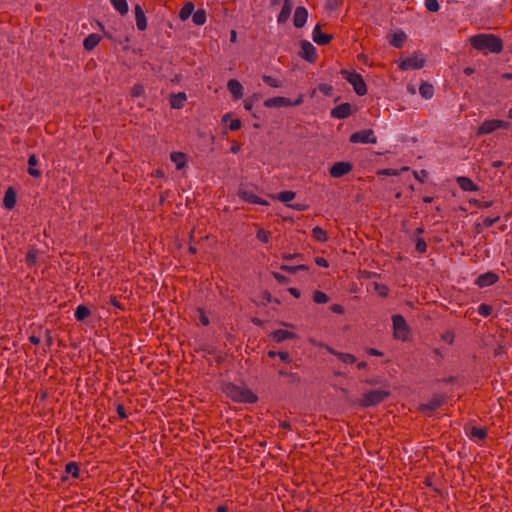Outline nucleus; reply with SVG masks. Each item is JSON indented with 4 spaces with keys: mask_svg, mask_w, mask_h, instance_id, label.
I'll return each mask as SVG.
<instances>
[{
    "mask_svg": "<svg viewBox=\"0 0 512 512\" xmlns=\"http://www.w3.org/2000/svg\"><path fill=\"white\" fill-rule=\"evenodd\" d=\"M471 45L485 53H500L503 49L502 40L493 34H478L470 39Z\"/></svg>",
    "mask_w": 512,
    "mask_h": 512,
    "instance_id": "nucleus-1",
    "label": "nucleus"
},
{
    "mask_svg": "<svg viewBox=\"0 0 512 512\" xmlns=\"http://www.w3.org/2000/svg\"><path fill=\"white\" fill-rule=\"evenodd\" d=\"M224 391L228 397L236 402L255 403L257 401V396L251 390L234 384L226 385Z\"/></svg>",
    "mask_w": 512,
    "mask_h": 512,
    "instance_id": "nucleus-2",
    "label": "nucleus"
},
{
    "mask_svg": "<svg viewBox=\"0 0 512 512\" xmlns=\"http://www.w3.org/2000/svg\"><path fill=\"white\" fill-rule=\"evenodd\" d=\"M390 396V391L385 389L370 390L363 394L360 405L364 407L375 406Z\"/></svg>",
    "mask_w": 512,
    "mask_h": 512,
    "instance_id": "nucleus-3",
    "label": "nucleus"
},
{
    "mask_svg": "<svg viewBox=\"0 0 512 512\" xmlns=\"http://www.w3.org/2000/svg\"><path fill=\"white\" fill-rule=\"evenodd\" d=\"M425 63V55L420 51H416L411 56L400 60L399 68L403 71L421 69L425 66Z\"/></svg>",
    "mask_w": 512,
    "mask_h": 512,
    "instance_id": "nucleus-4",
    "label": "nucleus"
},
{
    "mask_svg": "<svg viewBox=\"0 0 512 512\" xmlns=\"http://www.w3.org/2000/svg\"><path fill=\"white\" fill-rule=\"evenodd\" d=\"M197 146L203 153H209L214 150V135L210 129L204 128L198 130Z\"/></svg>",
    "mask_w": 512,
    "mask_h": 512,
    "instance_id": "nucleus-5",
    "label": "nucleus"
},
{
    "mask_svg": "<svg viewBox=\"0 0 512 512\" xmlns=\"http://www.w3.org/2000/svg\"><path fill=\"white\" fill-rule=\"evenodd\" d=\"M341 73L343 77L353 86L354 91L359 96H364L365 94H367L366 83L360 74L356 72H350L347 70H343Z\"/></svg>",
    "mask_w": 512,
    "mask_h": 512,
    "instance_id": "nucleus-6",
    "label": "nucleus"
},
{
    "mask_svg": "<svg viewBox=\"0 0 512 512\" xmlns=\"http://www.w3.org/2000/svg\"><path fill=\"white\" fill-rule=\"evenodd\" d=\"M508 126H509V123L502 121V120H497V119L486 120L478 128L477 135L479 136V135L489 134V133L494 132L497 129H501V128L506 129V128H508Z\"/></svg>",
    "mask_w": 512,
    "mask_h": 512,
    "instance_id": "nucleus-7",
    "label": "nucleus"
},
{
    "mask_svg": "<svg viewBox=\"0 0 512 512\" xmlns=\"http://www.w3.org/2000/svg\"><path fill=\"white\" fill-rule=\"evenodd\" d=\"M303 103V97L300 96L295 102H292L290 99L286 97H273L266 99L264 105L268 108H280V107H289V106H299Z\"/></svg>",
    "mask_w": 512,
    "mask_h": 512,
    "instance_id": "nucleus-8",
    "label": "nucleus"
},
{
    "mask_svg": "<svg viewBox=\"0 0 512 512\" xmlns=\"http://www.w3.org/2000/svg\"><path fill=\"white\" fill-rule=\"evenodd\" d=\"M392 321L395 337L401 340H406L409 330L404 317L402 315H394L392 317Z\"/></svg>",
    "mask_w": 512,
    "mask_h": 512,
    "instance_id": "nucleus-9",
    "label": "nucleus"
},
{
    "mask_svg": "<svg viewBox=\"0 0 512 512\" xmlns=\"http://www.w3.org/2000/svg\"><path fill=\"white\" fill-rule=\"evenodd\" d=\"M350 142L352 143H372L375 144L377 142V138L374 136V132L372 129H365L358 132L353 133L350 136Z\"/></svg>",
    "mask_w": 512,
    "mask_h": 512,
    "instance_id": "nucleus-10",
    "label": "nucleus"
},
{
    "mask_svg": "<svg viewBox=\"0 0 512 512\" xmlns=\"http://www.w3.org/2000/svg\"><path fill=\"white\" fill-rule=\"evenodd\" d=\"M353 169V166L349 162H336L329 170L330 175L334 178H340L349 172H351Z\"/></svg>",
    "mask_w": 512,
    "mask_h": 512,
    "instance_id": "nucleus-11",
    "label": "nucleus"
},
{
    "mask_svg": "<svg viewBox=\"0 0 512 512\" xmlns=\"http://www.w3.org/2000/svg\"><path fill=\"white\" fill-rule=\"evenodd\" d=\"M300 56L307 60L308 62L313 63L317 59L316 48L309 41L303 40L301 42Z\"/></svg>",
    "mask_w": 512,
    "mask_h": 512,
    "instance_id": "nucleus-12",
    "label": "nucleus"
},
{
    "mask_svg": "<svg viewBox=\"0 0 512 512\" xmlns=\"http://www.w3.org/2000/svg\"><path fill=\"white\" fill-rule=\"evenodd\" d=\"M352 113V106L349 103H342L331 111V116L336 119H345Z\"/></svg>",
    "mask_w": 512,
    "mask_h": 512,
    "instance_id": "nucleus-13",
    "label": "nucleus"
},
{
    "mask_svg": "<svg viewBox=\"0 0 512 512\" xmlns=\"http://www.w3.org/2000/svg\"><path fill=\"white\" fill-rule=\"evenodd\" d=\"M499 280V276L494 272H486L478 276L476 284L483 288L495 284Z\"/></svg>",
    "mask_w": 512,
    "mask_h": 512,
    "instance_id": "nucleus-14",
    "label": "nucleus"
},
{
    "mask_svg": "<svg viewBox=\"0 0 512 512\" xmlns=\"http://www.w3.org/2000/svg\"><path fill=\"white\" fill-rule=\"evenodd\" d=\"M308 19V11L305 7L299 6L296 8L294 17H293V23L294 26L297 28H302Z\"/></svg>",
    "mask_w": 512,
    "mask_h": 512,
    "instance_id": "nucleus-15",
    "label": "nucleus"
},
{
    "mask_svg": "<svg viewBox=\"0 0 512 512\" xmlns=\"http://www.w3.org/2000/svg\"><path fill=\"white\" fill-rule=\"evenodd\" d=\"M312 38L318 45H327L332 40V36L321 32V25L317 24L313 30Z\"/></svg>",
    "mask_w": 512,
    "mask_h": 512,
    "instance_id": "nucleus-16",
    "label": "nucleus"
},
{
    "mask_svg": "<svg viewBox=\"0 0 512 512\" xmlns=\"http://www.w3.org/2000/svg\"><path fill=\"white\" fill-rule=\"evenodd\" d=\"M270 337H272L276 342L280 343L285 340L289 339H296L297 335L294 332H290L288 330H275L270 334Z\"/></svg>",
    "mask_w": 512,
    "mask_h": 512,
    "instance_id": "nucleus-17",
    "label": "nucleus"
},
{
    "mask_svg": "<svg viewBox=\"0 0 512 512\" xmlns=\"http://www.w3.org/2000/svg\"><path fill=\"white\" fill-rule=\"evenodd\" d=\"M227 88L229 92L234 96L236 99H240L243 96V86L242 84L236 80L231 79L227 83Z\"/></svg>",
    "mask_w": 512,
    "mask_h": 512,
    "instance_id": "nucleus-18",
    "label": "nucleus"
},
{
    "mask_svg": "<svg viewBox=\"0 0 512 512\" xmlns=\"http://www.w3.org/2000/svg\"><path fill=\"white\" fill-rule=\"evenodd\" d=\"M135 18L137 28L141 31H144L147 28V19L145 13L140 5H136L135 8Z\"/></svg>",
    "mask_w": 512,
    "mask_h": 512,
    "instance_id": "nucleus-19",
    "label": "nucleus"
},
{
    "mask_svg": "<svg viewBox=\"0 0 512 512\" xmlns=\"http://www.w3.org/2000/svg\"><path fill=\"white\" fill-rule=\"evenodd\" d=\"M293 9V4L290 0H284L283 7L278 15L277 21L278 23H285L291 15Z\"/></svg>",
    "mask_w": 512,
    "mask_h": 512,
    "instance_id": "nucleus-20",
    "label": "nucleus"
},
{
    "mask_svg": "<svg viewBox=\"0 0 512 512\" xmlns=\"http://www.w3.org/2000/svg\"><path fill=\"white\" fill-rule=\"evenodd\" d=\"M328 351L329 353H331L332 355H335L337 356V358L345 363V364H354L356 362V357L350 353H342V352H338L336 351L335 349L333 348H330L328 347Z\"/></svg>",
    "mask_w": 512,
    "mask_h": 512,
    "instance_id": "nucleus-21",
    "label": "nucleus"
},
{
    "mask_svg": "<svg viewBox=\"0 0 512 512\" xmlns=\"http://www.w3.org/2000/svg\"><path fill=\"white\" fill-rule=\"evenodd\" d=\"M457 183L463 191H477L478 186L468 177L461 176L457 178Z\"/></svg>",
    "mask_w": 512,
    "mask_h": 512,
    "instance_id": "nucleus-22",
    "label": "nucleus"
},
{
    "mask_svg": "<svg viewBox=\"0 0 512 512\" xmlns=\"http://www.w3.org/2000/svg\"><path fill=\"white\" fill-rule=\"evenodd\" d=\"M171 161L175 164L177 170H182L186 166L187 157L181 152H172Z\"/></svg>",
    "mask_w": 512,
    "mask_h": 512,
    "instance_id": "nucleus-23",
    "label": "nucleus"
},
{
    "mask_svg": "<svg viewBox=\"0 0 512 512\" xmlns=\"http://www.w3.org/2000/svg\"><path fill=\"white\" fill-rule=\"evenodd\" d=\"M101 36L99 34L93 33L90 34L87 38L84 40V48L87 51L93 50L100 42Z\"/></svg>",
    "mask_w": 512,
    "mask_h": 512,
    "instance_id": "nucleus-24",
    "label": "nucleus"
},
{
    "mask_svg": "<svg viewBox=\"0 0 512 512\" xmlns=\"http://www.w3.org/2000/svg\"><path fill=\"white\" fill-rule=\"evenodd\" d=\"M406 34L404 32H396L392 35V38L390 40V44L394 46L395 48H401L403 47L404 43L406 42Z\"/></svg>",
    "mask_w": 512,
    "mask_h": 512,
    "instance_id": "nucleus-25",
    "label": "nucleus"
},
{
    "mask_svg": "<svg viewBox=\"0 0 512 512\" xmlns=\"http://www.w3.org/2000/svg\"><path fill=\"white\" fill-rule=\"evenodd\" d=\"M420 95L425 99H431L434 95V87L430 83H423L419 87Z\"/></svg>",
    "mask_w": 512,
    "mask_h": 512,
    "instance_id": "nucleus-26",
    "label": "nucleus"
},
{
    "mask_svg": "<svg viewBox=\"0 0 512 512\" xmlns=\"http://www.w3.org/2000/svg\"><path fill=\"white\" fill-rule=\"evenodd\" d=\"M187 97L185 93H178L176 95H172L170 98V104L173 108L179 109L184 105Z\"/></svg>",
    "mask_w": 512,
    "mask_h": 512,
    "instance_id": "nucleus-27",
    "label": "nucleus"
},
{
    "mask_svg": "<svg viewBox=\"0 0 512 512\" xmlns=\"http://www.w3.org/2000/svg\"><path fill=\"white\" fill-rule=\"evenodd\" d=\"M16 204V194L12 190V188H9L4 196V206L8 209H12Z\"/></svg>",
    "mask_w": 512,
    "mask_h": 512,
    "instance_id": "nucleus-28",
    "label": "nucleus"
},
{
    "mask_svg": "<svg viewBox=\"0 0 512 512\" xmlns=\"http://www.w3.org/2000/svg\"><path fill=\"white\" fill-rule=\"evenodd\" d=\"M91 312L89 310V308L85 305H79L77 308H76V311H75V318L78 320V321H83L85 320L88 316H90Z\"/></svg>",
    "mask_w": 512,
    "mask_h": 512,
    "instance_id": "nucleus-29",
    "label": "nucleus"
},
{
    "mask_svg": "<svg viewBox=\"0 0 512 512\" xmlns=\"http://www.w3.org/2000/svg\"><path fill=\"white\" fill-rule=\"evenodd\" d=\"M38 163V160L34 154H32L28 159V164L30 166L28 172L31 176L39 177L41 175V171L38 169L33 168Z\"/></svg>",
    "mask_w": 512,
    "mask_h": 512,
    "instance_id": "nucleus-30",
    "label": "nucleus"
},
{
    "mask_svg": "<svg viewBox=\"0 0 512 512\" xmlns=\"http://www.w3.org/2000/svg\"><path fill=\"white\" fill-rule=\"evenodd\" d=\"M113 7L120 13L126 14L128 12V4L126 0H110Z\"/></svg>",
    "mask_w": 512,
    "mask_h": 512,
    "instance_id": "nucleus-31",
    "label": "nucleus"
},
{
    "mask_svg": "<svg viewBox=\"0 0 512 512\" xmlns=\"http://www.w3.org/2000/svg\"><path fill=\"white\" fill-rule=\"evenodd\" d=\"M240 197L249 203H260L265 204L266 202H262L259 198L249 191H240Z\"/></svg>",
    "mask_w": 512,
    "mask_h": 512,
    "instance_id": "nucleus-32",
    "label": "nucleus"
},
{
    "mask_svg": "<svg viewBox=\"0 0 512 512\" xmlns=\"http://www.w3.org/2000/svg\"><path fill=\"white\" fill-rule=\"evenodd\" d=\"M313 237L319 242L327 241V233L321 227L316 226L312 230Z\"/></svg>",
    "mask_w": 512,
    "mask_h": 512,
    "instance_id": "nucleus-33",
    "label": "nucleus"
},
{
    "mask_svg": "<svg viewBox=\"0 0 512 512\" xmlns=\"http://www.w3.org/2000/svg\"><path fill=\"white\" fill-rule=\"evenodd\" d=\"M442 403H443V400L441 398H434L431 401H429L427 404L422 405V409L435 411L442 405Z\"/></svg>",
    "mask_w": 512,
    "mask_h": 512,
    "instance_id": "nucleus-34",
    "label": "nucleus"
},
{
    "mask_svg": "<svg viewBox=\"0 0 512 512\" xmlns=\"http://www.w3.org/2000/svg\"><path fill=\"white\" fill-rule=\"evenodd\" d=\"M206 22V11L204 9H199L194 12V24L203 25Z\"/></svg>",
    "mask_w": 512,
    "mask_h": 512,
    "instance_id": "nucleus-35",
    "label": "nucleus"
},
{
    "mask_svg": "<svg viewBox=\"0 0 512 512\" xmlns=\"http://www.w3.org/2000/svg\"><path fill=\"white\" fill-rule=\"evenodd\" d=\"M313 300L317 304H325L329 301V297L326 293L322 291H315L313 295Z\"/></svg>",
    "mask_w": 512,
    "mask_h": 512,
    "instance_id": "nucleus-36",
    "label": "nucleus"
},
{
    "mask_svg": "<svg viewBox=\"0 0 512 512\" xmlns=\"http://www.w3.org/2000/svg\"><path fill=\"white\" fill-rule=\"evenodd\" d=\"M470 435L474 438H478L480 440L485 439L487 436V430L479 427H472L470 431Z\"/></svg>",
    "mask_w": 512,
    "mask_h": 512,
    "instance_id": "nucleus-37",
    "label": "nucleus"
},
{
    "mask_svg": "<svg viewBox=\"0 0 512 512\" xmlns=\"http://www.w3.org/2000/svg\"><path fill=\"white\" fill-rule=\"evenodd\" d=\"M66 472L70 475H72L74 478L79 477L80 469L75 462H70L66 465Z\"/></svg>",
    "mask_w": 512,
    "mask_h": 512,
    "instance_id": "nucleus-38",
    "label": "nucleus"
},
{
    "mask_svg": "<svg viewBox=\"0 0 512 512\" xmlns=\"http://www.w3.org/2000/svg\"><path fill=\"white\" fill-rule=\"evenodd\" d=\"M192 15V2H188L180 11L181 20L185 21Z\"/></svg>",
    "mask_w": 512,
    "mask_h": 512,
    "instance_id": "nucleus-39",
    "label": "nucleus"
},
{
    "mask_svg": "<svg viewBox=\"0 0 512 512\" xmlns=\"http://www.w3.org/2000/svg\"><path fill=\"white\" fill-rule=\"evenodd\" d=\"M296 196V193L293 192V191H283L281 193H279L278 195V199L282 202H289L291 200H293Z\"/></svg>",
    "mask_w": 512,
    "mask_h": 512,
    "instance_id": "nucleus-40",
    "label": "nucleus"
},
{
    "mask_svg": "<svg viewBox=\"0 0 512 512\" xmlns=\"http://www.w3.org/2000/svg\"><path fill=\"white\" fill-rule=\"evenodd\" d=\"M281 269L288 273L295 274L297 271L307 270L308 267L305 265H297V266L282 265Z\"/></svg>",
    "mask_w": 512,
    "mask_h": 512,
    "instance_id": "nucleus-41",
    "label": "nucleus"
},
{
    "mask_svg": "<svg viewBox=\"0 0 512 512\" xmlns=\"http://www.w3.org/2000/svg\"><path fill=\"white\" fill-rule=\"evenodd\" d=\"M263 81L266 84H268L269 86L274 87V88H278V87L282 86V83L279 80H277L271 76H268V75L263 76Z\"/></svg>",
    "mask_w": 512,
    "mask_h": 512,
    "instance_id": "nucleus-42",
    "label": "nucleus"
},
{
    "mask_svg": "<svg viewBox=\"0 0 512 512\" xmlns=\"http://www.w3.org/2000/svg\"><path fill=\"white\" fill-rule=\"evenodd\" d=\"M492 306L488 305V304H481L478 308V313L483 316V317H487L489 315H491L492 313Z\"/></svg>",
    "mask_w": 512,
    "mask_h": 512,
    "instance_id": "nucleus-43",
    "label": "nucleus"
},
{
    "mask_svg": "<svg viewBox=\"0 0 512 512\" xmlns=\"http://www.w3.org/2000/svg\"><path fill=\"white\" fill-rule=\"evenodd\" d=\"M415 249L419 253H425L426 252L427 244H426V242H425V240L423 238H420V237L416 238Z\"/></svg>",
    "mask_w": 512,
    "mask_h": 512,
    "instance_id": "nucleus-44",
    "label": "nucleus"
},
{
    "mask_svg": "<svg viewBox=\"0 0 512 512\" xmlns=\"http://www.w3.org/2000/svg\"><path fill=\"white\" fill-rule=\"evenodd\" d=\"M425 7L430 12H437L439 10L438 0H425Z\"/></svg>",
    "mask_w": 512,
    "mask_h": 512,
    "instance_id": "nucleus-45",
    "label": "nucleus"
},
{
    "mask_svg": "<svg viewBox=\"0 0 512 512\" xmlns=\"http://www.w3.org/2000/svg\"><path fill=\"white\" fill-rule=\"evenodd\" d=\"M270 232L264 229H259L257 232V239L261 242L267 243L269 241Z\"/></svg>",
    "mask_w": 512,
    "mask_h": 512,
    "instance_id": "nucleus-46",
    "label": "nucleus"
},
{
    "mask_svg": "<svg viewBox=\"0 0 512 512\" xmlns=\"http://www.w3.org/2000/svg\"><path fill=\"white\" fill-rule=\"evenodd\" d=\"M342 3V0H327L326 8L329 10H336Z\"/></svg>",
    "mask_w": 512,
    "mask_h": 512,
    "instance_id": "nucleus-47",
    "label": "nucleus"
},
{
    "mask_svg": "<svg viewBox=\"0 0 512 512\" xmlns=\"http://www.w3.org/2000/svg\"><path fill=\"white\" fill-rule=\"evenodd\" d=\"M441 338L448 344H452L454 342V333L452 331H447L441 335Z\"/></svg>",
    "mask_w": 512,
    "mask_h": 512,
    "instance_id": "nucleus-48",
    "label": "nucleus"
},
{
    "mask_svg": "<svg viewBox=\"0 0 512 512\" xmlns=\"http://www.w3.org/2000/svg\"><path fill=\"white\" fill-rule=\"evenodd\" d=\"M499 220H500V217H499V216H496V217H494V218H489V217H488V218H485V219L483 220V226H484V227H487V228H488V227H491V226H493L495 223H497Z\"/></svg>",
    "mask_w": 512,
    "mask_h": 512,
    "instance_id": "nucleus-49",
    "label": "nucleus"
},
{
    "mask_svg": "<svg viewBox=\"0 0 512 512\" xmlns=\"http://www.w3.org/2000/svg\"><path fill=\"white\" fill-rule=\"evenodd\" d=\"M197 312L199 313L200 322L204 326H207L209 324V318H208L207 314L202 309H198Z\"/></svg>",
    "mask_w": 512,
    "mask_h": 512,
    "instance_id": "nucleus-50",
    "label": "nucleus"
},
{
    "mask_svg": "<svg viewBox=\"0 0 512 512\" xmlns=\"http://www.w3.org/2000/svg\"><path fill=\"white\" fill-rule=\"evenodd\" d=\"M144 88L141 85H135L131 91L132 97H139L143 94Z\"/></svg>",
    "mask_w": 512,
    "mask_h": 512,
    "instance_id": "nucleus-51",
    "label": "nucleus"
},
{
    "mask_svg": "<svg viewBox=\"0 0 512 512\" xmlns=\"http://www.w3.org/2000/svg\"><path fill=\"white\" fill-rule=\"evenodd\" d=\"M241 128V121L239 119H232L229 123V129L236 131Z\"/></svg>",
    "mask_w": 512,
    "mask_h": 512,
    "instance_id": "nucleus-52",
    "label": "nucleus"
},
{
    "mask_svg": "<svg viewBox=\"0 0 512 512\" xmlns=\"http://www.w3.org/2000/svg\"><path fill=\"white\" fill-rule=\"evenodd\" d=\"M277 355H278V357H279L282 361H284V362H286V363H290V362L292 361V359H291V357H290V355H289V353H288V352L280 351V352H278V353H277Z\"/></svg>",
    "mask_w": 512,
    "mask_h": 512,
    "instance_id": "nucleus-53",
    "label": "nucleus"
},
{
    "mask_svg": "<svg viewBox=\"0 0 512 512\" xmlns=\"http://www.w3.org/2000/svg\"><path fill=\"white\" fill-rule=\"evenodd\" d=\"M26 260L29 264H34L36 261V251L30 250L27 254Z\"/></svg>",
    "mask_w": 512,
    "mask_h": 512,
    "instance_id": "nucleus-54",
    "label": "nucleus"
},
{
    "mask_svg": "<svg viewBox=\"0 0 512 512\" xmlns=\"http://www.w3.org/2000/svg\"><path fill=\"white\" fill-rule=\"evenodd\" d=\"M428 176V173L425 170H421L419 173L415 172V177L420 181L424 182Z\"/></svg>",
    "mask_w": 512,
    "mask_h": 512,
    "instance_id": "nucleus-55",
    "label": "nucleus"
},
{
    "mask_svg": "<svg viewBox=\"0 0 512 512\" xmlns=\"http://www.w3.org/2000/svg\"><path fill=\"white\" fill-rule=\"evenodd\" d=\"M315 262L320 267H328L329 266L328 261L323 257H317Z\"/></svg>",
    "mask_w": 512,
    "mask_h": 512,
    "instance_id": "nucleus-56",
    "label": "nucleus"
},
{
    "mask_svg": "<svg viewBox=\"0 0 512 512\" xmlns=\"http://www.w3.org/2000/svg\"><path fill=\"white\" fill-rule=\"evenodd\" d=\"M331 310L334 312V313H337V314H343L344 313V308L343 306H341L340 304H334L331 306Z\"/></svg>",
    "mask_w": 512,
    "mask_h": 512,
    "instance_id": "nucleus-57",
    "label": "nucleus"
},
{
    "mask_svg": "<svg viewBox=\"0 0 512 512\" xmlns=\"http://www.w3.org/2000/svg\"><path fill=\"white\" fill-rule=\"evenodd\" d=\"M288 291L296 298H299L301 296V292L298 288L290 287Z\"/></svg>",
    "mask_w": 512,
    "mask_h": 512,
    "instance_id": "nucleus-58",
    "label": "nucleus"
},
{
    "mask_svg": "<svg viewBox=\"0 0 512 512\" xmlns=\"http://www.w3.org/2000/svg\"><path fill=\"white\" fill-rule=\"evenodd\" d=\"M244 108L248 111H251L253 108V101L250 99L245 100L244 102Z\"/></svg>",
    "mask_w": 512,
    "mask_h": 512,
    "instance_id": "nucleus-59",
    "label": "nucleus"
},
{
    "mask_svg": "<svg viewBox=\"0 0 512 512\" xmlns=\"http://www.w3.org/2000/svg\"><path fill=\"white\" fill-rule=\"evenodd\" d=\"M332 90V87L329 85H320V91L324 92L325 94H330Z\"/></svg>",
    "mask_w": 512,
    "mask_h": 512,
    "instance_id": "nucleus-60",
    "label": "nucleus"
},
{
    "mask_svg": "<svg viewBox=\"0 0 512 512\" xmlns=\"http://www.w3.org/2000/svg\"><path fill=\"white\" fill-rule=\"evenodd\" d=\"M241 149V145L239 143H233L232 147H231V152L236 154L240 151Z\"/></svg>",
    "mask_w": 512,
    "mask_h": 512,
    "instance_id": "nucleus-61",
    "label": "nucleus"
},
{
    "mask_svg": "<svg viewBox=\"0 0 512 512\" xmlns=\"http://www.w3.org/2000/svg\"><path fill=\"white\" fill-rule=\"evenodd\" d=\"M368 353H369L370 355H373V356H382V355H383V353H382V352H380V351H379V350H377V349H373V348L369 349V350H368Z\"/></svg>",
    "mask_w": 512,
    "mask_h": 512,
    "instance_id": "nucleus-62",
    "label": "nucleus"
},
{
    "mask_svg": "<svg viewBox=\"0 0 512 512\" xmlns=\"http://www.w3.org/2000/svg\"><path fill=\"white\" fill-rule=\"evenodd\" d=\"M273 275L275 279L278 280L279 282H285L287 280V278L281 275L280 273H274Z\"/></svg>",
    "mask_w": 512,
    "mask_h": 512,
    "instance_id": "nucleus-63",
    "label": "nucleus"
},
{
    "mask_svg": "<svg viewBox=\"0 0 512 512\" xmlns=\"http://www.w3.org/2000/svg\"><path fill=\"white\" fill-rule=\"evenodd\" d=\"M230 41L232 43H235L237 41V32L235 30H232L230 33Z\"/></svg>",
    "mask_w": 512,
    "mask_h": 512,
    "instance_id": "nucleus-64",
    "label": "nucleus"
}]
</instances>
